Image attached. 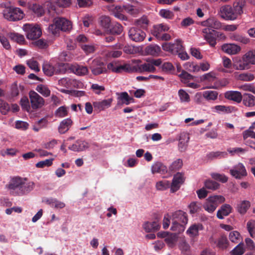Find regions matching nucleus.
<instances>
[{
    "instance_id": "1",
    "label": "nucleus",
    "mask_w": 255,
    "mask_h": 255,
    "mask_svg": "<svg viewBox=\"0 0 255 255\" xmlns=\"http://www.w3.org/2000/svg\"><path fill=\"white\" fill-rule=\"evenodd\" d=\"M34 183L33 182H26L25 179L19 177H13L7 185L10 193L15 196L26 194L33 190Z\"/></svg>"
},
{
    "instance_id": "2",
    "label": "nucleus",
    "mask_w": 255,
    "mask_h": 255,
    "mask_svg": "<svg viewBox=\"0 0 255 255\" xmlns=\"http://www.w3.org/2000/svg\"><path fill=\"white\" fill-rule=\"evenodd\" d=\"M172 226L171 230L177 233L183 232L185 229V225L187 224L188 219L187 214L182 210H177L172 213Z\"/></svg>"
},
{
    "instance_id": "3",
    "label": "nucleus",
    "mask_w": 255,
    "mask_h": 255,
    "mask_svg": "<svg viewBox=\"0 0 255 255\" xmlns=\"http://www.w3.org/2000/svg\"><path fill=\"white\" fill-rule=\"evenodd\" d=\"M225 201V198L222 195H214L209 196L203 204V208L208 213H213L217 207Z\"/></svg>"
},
{
    "instance_id": "4",
    "label": "nucleus",
    "mask_w": 255,
    "mask_h": 255,
    "mask_svg": "<svg viewBox=\"0 0 255 255\" xmlns=\"http://www.w3.org/2000/svg\"><path fill=\"white\" fill-rule=\"evenodd\" d=\"M4 17L9 21H16L22 19L25 14L19 7L10 6L6 7L3 11Z\"/></svg>"
},
{
    "instance_id": "5",
    "label": "nucleus",
    "mask_w": 255,
    "mask_h": 255,
    "mask_svg": "<svg viewBox=\"0 0 255 255\" xmlns=\"http://www.w3.org/2000/svg\"><path fill=\"white\" fill-rule=\"evenodd\" d=\"M108 68L113 72L121 73L123 72L132 73L136 71V68L135 66L128 63L124 64H118L116 63H110L108 66Z\"/></svg>"
},
{
    "instance_id": "6",
    "label": "nucleus",
    "mask_w": 255,
    "mask_h": 255,
    "mask_svg": "<svg viewBox=\"0 0 255 255\" xmlns=\"http://www.w3.org/2000/svg\"><path fill=\"white\" fill-rule=\"evenodd\" d=\"M23 29L25 32L26 37L28 39H38L42 34V31L38 25L26 23L23 26Z\"/></svg>"
},
{
    "instance_id": "7",
    "label": "nucleus",
    "mask_w": 255,
    "mask_h": 255,
    "mask_svg": "<svg viewBox=\"0 0 255 255\" xmlns=\"http://www.w3.org/2000/svg\"><path fill=\"white\" fill-rule=\"evenodd\" d=\"M162 47L164 51H168L174 55H176L184 48L182 41L180 39H177L174 43L165 42L162 44Z\"/></svg>"
},
{
    "instance_id": "8",
    "label": "nucleus",
    "mask_w": 255,
    "mask_h": 255,
    "mask_svg": "<svg viewBox=\"0 0 255 255\" xmlns=\"http://www.w3.org/2000/svg\"><path fill=\"white\" fill-rule=\"evenodd\" d=\"M89 69L91 70L92 73L97 76L107 72V68L105 64L98 60L94 59L90 64Z\"/></svg>"
},
{
    "instance_id": "9",
    "label": "nucleus",
    "mask_w": 255,
    "mask_h": 255,
    "mask_svg": "<svg viewBox=\"0 0 255 255\" xmlns=\"http://www.w3.org/2000/svg\"><path fill=\"white\" fill-rule=\"evenodd\" d=\"M162 63L161 59H148L146 61V62L141 64L139 68L141 71L142 72H148L153 73L156 70L155 66H159Z\"/></svg>"
},
{
    "instance_id": "10",
    "label": "nucleus",
    "mask_w": 255,
    "mask_h": 255,
    "mask_svg": "<svg viewBox=\"0 0 255 255\" xmlns=\"http://www.w3.org/2000/svg\"><path fill=\"white\" fill-rule=\"evenodd\" d=\"M203 36L210 45L214 47L216 44V37L221 35L219 32L210 28H204L202 30Z\"/></svg>"
},
{
    "instance_id": "11",
    "label": "nucleus",
    "mask_w": 255,
    "mask_h": 255,
    "mask_svg": "<svg viewBox=\"0 0 255 255\" xmlns=\"http://www.w3.org/2000/svg\"><path fill=\"white\" fill-rule=\"evenodd\" d=\"M184 181L185 178L182 173L177 172L174 175L172 182L170 183V192L174 193L178 191Z\"/></svg>"
},
{
    "instance_id": "12",
    "label": "nucleus",
    "mask_w": 255,
    "mask_h": 255,
    "mask_svg": "<svg viewBox=\"0 0 255 255\" xmlns=\"http://www.w3.org/2000/svg\"><path fill=\"white\" fill-rule=\"evenodd\" d=\"M29 99L33 109H37L41 108L44 105V100L36 92L30 91L29 93Z\"/></svg>"
},
{
    "instance_id": "13",
    "label": "nucleus",
    "mask_w": 255,
    "mask_h": 255,
    "mask_svg": "<svg viewBox=\"0 0 255 255\" xmlns=\"http://www.w3.org/2000/svg\"><path fill=\"white\" fill-rule=\"evenodd\" d=\"M128 34L129 38L136 42L142 41L146 37L145 32L136 27H131L129 30Z\"/></svg>"
},
{
    "instance_id": "14",
    "label": "nucleus",
    "mask_w": 255,
    "mask_h": 255,
    "mask_svg": "<svg viewBox=\"0 0 255 255\" xmlns=\"http://www.w3.org/2000/svg\"><path fill=\"white\" fill-rule=\"evenodd\" d=\"M220 15L225 20H234L237 18L233 7L229 5L223 6L220 8Z\"/></svg>"
},
{
    "instance_id": "15",
    "label": "nucleus",
    "mask_w": 255,
    "mask_h": 255,
    "mask_svg": "<svg viewBox=\"0 0 255 255\" xmlns=\"http://www.w3.org/2000/svg\"><path fill=\"white\" fill-rule=\"evenodd\" d=\"M230 173L236 179H241L243 177L247 175V172L245 166L242 163H239L230 169Z\"/></svg>"
},
{
    "instance_id": "16",
    "label": "nucleus",
    "mask_w": 255,
    "mask_h": 255,
    "mask_svg": "<svg viewBox=\"0 0 255 255\" xmlns=\"http://www.w3.org/2000/svg\"><path fill=\"white\" fill-rule=\"evenodd\" d=\"M53 22L59 26L61 31L67 32L72 29L71 22L64 17H56L54 19Z\"/></svg>"
},
{
    "instance_id": "17",
    "label": "nucleus",
    "mask_w": 255,
    "mask_h": 255,
    "mask_svg": "<svg viewBox=\"0 0 255 255\" xmlns=\"http://www.w3.org/2000/svg\"><path fill=\"white\" fill-rule=\"evenodd\" d=\"M108 10L115 17L122 20H127V17L124 15L122 12L123 7L120 5H111L108 6Z\"/></svg>"
},
{
    "instance_id": "18",
    "label": "nucleus",
    "mask_w": 255,
    "mask_h": 255,
    "mask_svg": "<svg viewBox=\"0 0 255 255\" xmlns=\"http://www.w3.org/2000/svg\"><path fill=\"white\" fill-rule=\"evenodd\" d=\"M89 147L88 142L85 140H77L75 143L69 146L68 148L73 151L80 152L83 151Z\"/></svg>"
},
{
    "instance_id": "19",
    "label": "nucleus",
    "mask_w": 255,
    "mask_h": 255,
    "mask_svg": "<svg viewBox=\"0 0 255 255\" xmlns=\"http://www.w3.org/2000/svg\"><path fill=\"white\" fill-rule=\"evenodd\" d=\"M73 122L70 118H67L63 120L59 124L58 127V131L60 134H64L68 131Z\"/></svg>"
},
{
    "instance_id": "20",
    "label": "nucleus",
    "mask_w": 255,
    "mask_h": 255,
    "mask_svg": "<svg viewBox=\"0 0 255 255\" xmlns=\"http://www.w3.org/2000/svg\"><path fill=\"white\" fill-rule=\"evenodd\" d=\"M189 139L190 137L188 133L186 132L180 133L179 138L178 148L181 152H184L186 150Z\"/></svg>"
},
{
    "instance_id": "21",
    "label": "nucleus",
    "mask_w": 255,
    "mask_h": 255,
    "mask_svg": "<svg viewBox=\"0 0 255 255\" xmlns=\"http://www.w3.org/2000/svg\"><path fill=\"white\" fill-rule=\"evenodd\" d=\"M233 208L232 206L227 204H223L218 210L217 213V217L219 219H223L224 216H228L232 213Z\"/></svg>"
},
{
    "instance_id": "22",
    "label": "nucleus",
    "mask_w": 255,
    "mask_h": 255,
    "mask_svg": "<svg viewBox=\"0 0 255 255\" xmlns=\"http://www.w3.org/2000/svg\"><path fill=\"white\" fill-rule=\"evenodd\" d=\"M69 68L73 73L79 76H84L88 73V69L86 66L75 64L71 65Z\"/></svg>"
},
{
    "instance_id": "23",
    "label": "nucleus",
    "mask_w": 255,
    "mask_h": 255,
    "mask_svg": "<svg viewBox=\"0 0 255 255\" xmlns=\"http://www.w3.org/2000/svg\"><path fill=\"white\" fill-rule=\"evenodd\" d=\"M112 101V99H108L102 101L94 102L93 107L95 110L103 111L111 107Z\"/></svg>"
},
{
    "instance_id": "24",
    "label": "nucleus",
    "mask_w": 255,
    "mask_h": 255,
    "mask_svg": "<svg viewBox=\"0 0 255 255\" xmlns=\"http://www.w3.org/2000/svg\"><path fill=\"white\" fill-rule=\"evenodd\" d=\"M203 229V226L201 224H194L190 226L186 231L190 237H195L199 235V231Z\"/></svg>"
},
{
    "instance_id": "25",
    "label": "nucleus",
    "mask_w": 255,
    "mask_h": 255,
    "mask_svg": "<svg viewBox=\"0 0 255 255\" xmlns=\"http://www.w3.org/2000/svg\"><path fill=\"white\" fill-rule=\"evenodd\" d=\"M222 49L228 54H235L241 50V48L234 44H224L222 46Z\"/></svg>"
},
{
    "instance_id": "26",
    "label": "nucleus",
    "mask_w": 255,
    "mask_h": 255,
    "mask_svg": "<svg viewBox=\"0 0 255 255\" xmlns=\"http://www.w3.org/2000/svg\"><path fill=\"white\" fill-rule=\"evenodd\" d=\"M203 25L206 28L218 29L221 27V23L217 19L212 17L208 18L207 20L203 22Z\"/></svg>"
},
{
    "instance_id": "27",
    "label": "nucleus",
    "mask_w": 255,
    "mask_h": 255,
    "mask_svg": "<svg viewBox=\"0 0 255 255\" xmlns=\"http://www.w3.org/2000/svg\"><path fill=\"white\" fill-rule=\"evenodd\" d=\"M225 97L230 100L237 103H240L242 101L243 96L241 93L238 91H229L226 93Z\"/></svg>"
},
{
    "instance_id": "28",
    "label": "nucleus",
    "mask_w": 255,
    "mask_h": 255,
    "mask_svg": "<svg viewBox=\"0 0 255 255\" xmlns=\"http://www.w3.org/2000/svg\"><path fill=\"white\" fill-rule=\"evenodd\" d=\"M243 104L248 107L255 106V97L251 94H245L242 98Z\"/></svg>"
},
{
    "instance_id": "29",
    "label": "nucleus",
    "mask_w": 255,
    "mask_h": 255,
    "mask_svg": "<svg viewBox=\"0 0 255 255\" xmlns=\"http://www.w3.org/2000/svg\"><path fill=\"white\" fill-rule=\"evenodd\" d=\"M143 228L146 232L148 233L158 230L160 225L157 221L146 222L143 224Z\"/></svg>"
},
{
    "instance_id": "30",
    "label": "nucleus",
    "mask_w": 255,
    "mask_h": 255,
    "mask_svg": "<svg viewBox=\"0 0 255 255\" xmlns=\"http://www.w3.org/2000/svg\"><path fill=\"white\" fill-rule=\"evenodd\" d=\"M250 207L251 203L250 201L243 200L238 204L237 210L240 214L244 215L247 213Z\"/></svg>"
},
{
    "instance_id": "31",
    "label": "nucleus",
    "mask_w": 255,
    "mask_h": 255,
    "mask_svg": "<svg viewBox=\"0 0 255 255\" xmlns=\"http://www.w3.org/2000/svg\"><path fill=\"white\" fill-rule=\"evenodd\" d=\"M151 171L153 173L164 174L167 172V167L162 163L156 162L152 165Z\"/></svg>"
},
{
    "instance_id": "32",
    "label": "nucleus",
    "mask_w": 255,
    "mask_h": 255,
    "mask_svg": "<svg viewBox=\"0 0 255 255\" xmlns=\"http://www.w3.org/2000/svg\"><path fill=\"white\" fill-rule=\"evenodd\" d=\"M216 246L221 250L226 249L228 246V241L226 236H221L218 239L214 241Z\"/></svg>"
},
{
    "instance_id": "33",
    "label": "nucleus",
    "mask_w": 255,
    "mask_h": 255,
    "mask_svg": "<svg viewBox=\"0 0 255 255\" xmlns=\"http://www.w3.org/2000/svg\"><path fill=\"white\" fill-rule=\"evenodd\" d=\"M123 27L121 24L113 22L108 31L112 34L119 35L123 31Z\"/></svg>"
},
{
    "instance_id": "34",
    "label": "nucleus",
    "mask_w": 255,
    "mask_h": 255,
    "mask_svg": "<svg viewBox=\"0 0 255 255\" xmlns=\"http://www.w3.org/2000/svg\"><path fill=\"white\" fill-rule=\"evenodd\" d=\"M44 73L48 76H52L55 73L54 65L49 62H45L42 67Z\"/></svg>"
},
{
    "instance_id": "35",
    "label": "nucleus",
    "mask_w": 255,
    "mask_h": 255,
    "mask_svg": "<svg viewBox=\"0 0 255 255\" xmlns=\"http://www.w3.org/2000/svg\"><path fill=\"white\" fill-rule=\"evenodd\" d=\"M160 50V47L157 45H149L145 49V51L147 54L153 56L158 55Z\"/></svg>"
},
{
    "instance_id": "36",
    "label": "nucleus",
    "mask_w": 255,
    "mask_h": 255,
    "mask_svg": "<svg viewBox=\"0 0 255 255\" xmlns=\"http://www.w3.org/2000/svg\"><path fill=\"white\" fill-rule=\"evenodd\" d=\"M234 67L238 70H247L250 68L248 62L245 61L244 59V55L242 57V60H240L234 64Z\"/></svg>"
},
{
    "instance_id": "37",
    "label": "nucleus",
    "mask_w": 255,
    "mask_h": 255,
    "mask_svg": "<svg viewBox=\"0 0 255 255\" xmlns=\"http://www.w3.org/2000/svg\"><path fill=\"white\" fill-rule=\"evenodd\" d=\"M100 25L106 30H108L112 24L111 19L108 16L103 15L99 18Z\"/></svg>"
},
{
    "instance_id": "38",
    "label": "nucleus",
    "mask_w": 255,
    "mask_h": 255,
    "mask_svg": "<svg viewBox=\"0 0 255 255\" xmlns=\"http://www.w3.org/2000/svg\"><path fill=\"white\" fill-rule=\"evenodd\" d=\"M227 154L226 152L212 151L207 154L206 157L208 159L212 160L217 158L225 157Z\"/></svg>"
},
{
    "instance_id": "39",
    "label": "nucleus",
    "mask_w": 255,
    "mask_h": 255,
    "mask_svg": "<svg viewBox=\"0 0 255 255\" xmlns=\"http://www.w3.org/2000/svg\"><path fill=\"white\" fill-rule=\"evenodd\" d=\"M229 83V81L228 79L226 78H223L222 79L216 80L214 84H212L208 88L218 89L220 87H225Z\"/></svg>"
},
{
    "instance_id": "40",
    "label": "nucleus",
    "mask_w": 255,
    "mask_h": 255,
    "mask_svg": "<svg viewBox=\"0 0 255 255\" xmlns=\"http://www.w3.org/2000/svg\"><path fill=\"white\" fill-rule=\"evenodd\" d=\"M29 9L38 16L43 15L44 10L42 6L37 3H33L29 6Z\"/></svg>"
},
{
    "instance_id": "41",
    "label": "nucleus",
    "mask_w": 255,
    "mask_h": 255,
    "mask_svg": "<svg viewBox=\"0 0 255 255\" xmlns=\"http://www.w3.org/2000/svg\"><path fill=\"white\" fill-rule=\"evenodd\" d=\"M245 61H248L249 65H255V50H251L244 54Z\"/></svg>"
},
{
    "instance_id": "42",
    "label": "nucleus",
    "mask_w": 255,
    "mask_h": 255,
    "mask_svg": "<svg viewBox=\"0 0 255 255\" xmlns=\"http://www.w3.org/2000/svg\"><path fill=\"white\" fill-rule=\"evenodd\" d=\"M123 10H125L128 13L135 15L139 12V9L138 8L129 4L125 5L123 6Z\"/></svg>"
},
{
    "instance_id": "43",
    "label": "nucleus",
    "mask_w": 255,
    "mask_h": 255,
    "mask_svg": "<svg viewBox=\"0 0 255 255\" xmlns=\"http://www.w3.org/2000/svg\"><path fill=\"white\" fill-rule=\"evenodd\" d=\"M119 99L122 101V104L126 105H128L133 101V99L130 97L126 92L121 93Z\"/></svg>"
},
{
    "instance_id": "44",
    "label": "nucleus",
    "mask_w": 255,
    "mask_h": 255,
    "mask_svg": "<svg viewBox=\"0 0 255 255\" xmlns=\"http://www.w3.org/2000/svg\"><path fill=\"white\" fill-rule=\"evenodd\" d=\"M67 64L57 63L54 65L55 74H64L67 71Z\"/></svg>"
},
{
    "instance_id": "45",
    "label": "nucleus",
    "mask_w": 255,
    "mask_h": 255,
    "mask_svg": "<svg viewBox=\"0 0 255 255\" xmlns=\"http://www.w3.org/2000/svg\"><path fill=\"white\" fill-rule=\"evenodd\" d=\"M9 37L11 40L15 41L20 44H23L25 41V38L23 35L17 33H9Z\"/></svg>"
},
{
    "instance_id": "46",
    "label": "nucleus",
    "mask_w": 255,
    "mask_h": 255,
    "mask_svg": "<svg viewBox=\"0 0 255 255\" xmlns=\"http://www.w3.org/2000/svg\"><path fill=\"white\" fill-rule=\"evenodd\" d=\"M36 90L45 97L50 96L51 91L48 88L44 85L40 84L36 88Z\"/></svg>"
},
{
    "instance_id": "47",
    "label": "nucleus",
    "mask_w": 255,
    "mask_h": 255,
    "mask_svg": "<svg viewBox=\"0 0 255 255\" xmlns=\"http://www.w3.org/2000/svg\"><path fill=\"white\" fill-rule=\"evenodd\" d=\"M135 23L137 26H140L143 29H146L148 25L149 20L147 16L143 15L140 18L136 19Z\"/></svg>"
},
{
    "instance_id": "48",
    "label": "nucleus",
    "mask_w": 255,
    "mask_h": 255,
    "mask_svg": "<svg viewBox=\"0 0 255 255\" xmlns=\"http://www.w3.org/2000/svg\"><path fill=\"white\" fill-rule=\"evenodd\" d=\"M245 252L244 244L240 243L231 252V255H242Z\"/></svg>"
},
{
    "instance_id": "49",
    "label": "nucleus",
    "mask_w": 255,
    "mask_h": 255,
    "mask_svg": "<svg viewBox=\"0 0 255 255\" xmlns=\"http://www.w3.org/2000/svg\"><path fill=\"white\" fill-rule=\"evenodd\" d=\"M201 80L202 81H206V82L211 83V84L213 83L214 84L216 80H217V78L214 72H209L203 75L201 77Z\"/></svg>"
},
{
    "instance_id": "50",
    "label": "nucleus",
    "mask_w": 255,
    "mask_h": 255,
    "mask_svg": "<svg viewBox=\"0 0 255 255\" xmlns=\"http://www.w3.org/2000/svg\"><path fill=\"white\" fill-rule=\"evenodd\" d=\"M68 108L65 106H61L58 108L55 113V115L58 118H64L68 115Z\"/></svg>"
},
{
    "instance_id": "51",
    "label": "nucleus",
    "mask_w": 255,
    "mask_h": 255,
    "mask_svg": "<svg viewBox=\"0 0 255 255\" xmlns=\"http://www.w3.org/2000/svg\"><path fill=\"white\" fill-rule=\"evenodd\" d=\"M244 5V2L242 1H239L234 4V12L236 14L237 18L238 16L243 13V8Z\"/></svg>"
},
{
    "instance_id": "52",
    "label": "nucleus",
    "mask_w": 255,
    "mask_h": 255,
    "mask_svg": "<svg viewBox=\"0 0 255 255\" xmlns=\"http://www.w3.org/2000/svg\"><path fill=\"white\" fill-rule=\"evenodd\" d=\"M156 187L159 190H165L170 188V182L166 180H163L156 183Z\"/></svg>"
},
{
    "instance_id": "53",
    "label": "nucleus",
    "mask_w": 255,
    "mask_h": 255,
    "mask_svg": "<svg viewBox=\"0 0 255 255\" xmlns=\"http://www.w3.org/2000/svg\"><path fill=\"white\" fill-rule=\"evenodd\" d=\"M233 107L230 106H225L223 105H217L214 107L218 113H231L232 112Z\"/></svg>"
},
{
    "instance_id": "54",
    "label": "nucleus",
    "mask_w": 255,
    "mask_h": 255,
    "mask_svg": "<svg viewBox=\"0 0 255 255\" xmlns=\"http://www.w3.org/2000/svg\"><path fill=\"white\" fill-rule=\"evenodd\" d=\"M190 213L193 214L199 212L201 209V204L197 202H192L189 205Z\"/></svg>"
},
{
    "instance_id": "55",
    "label": "nucleus",
    "mask_w": 255,
    "mask_h": 255,
    "mask_svg": "<svg viewBox=\"0 0 255 255\" xmlns=\"http://www.w3.org/2000/svg\"><path fill=\"white\" fill-rule=\"evenodd\" d=\"M203 97L208 100H215L218 97V93L216 91H206L203 92Z\"/></svg>"
},
{
    "instance_id": "56",
    "label": "nucleus",
    "mask_w": 255,
    "mask_h": 255,
    "mask_svg": "<svg viewBox=\"0 0 255 255\" xmlns=\"http://www.w3.org/2000/svg\"><path fill=\"white\" fill-rule=\"evenodd\" d=\"M220 184L215 181L207 180L205 182V186L206 188L215 190L219 187Z\"/></svg>"
},
{
    "instance_id": "57",
    "label": "nucleus",
    "mask_w": 255,
    "mask_h": 255,
    "mask_svg": "<svg viewBox=\"0 0 255 255\" xmlns=\"http://www.w3.org/2000/svg\"><path fill=\"white\" fill-rule=\"evenodd\" d=\"M53 158L47 159L44 160L40 161L37 162L35 166L37 168H44L45 167H49L53 163Z\"/></svg>"
},
{
    "instance_id": "58",
    "label": "nucleus",
    "mask_w": 255,
    "mask_h": 255,
    "mask_svg": "<svg viewBox=\"0 0 255 255\" xmlns=\"http://www.w3.org/2000/svg\"><path fill=\"white\" fill-rule=\"evenodd\" d=\"M247 228L251 237L254 238L255 237V221L253 220L249 221L247 224Z\"/></svg>"
},
{
    "instance_id": "59",
    "label": "nucleus",
    "mask_w": 255,
    "mask_h": 255,
    "mask_svg": "<svg viewBox=\"0 0 255 255\" xmlns=\"http://www.w3.org/2000/svg\"><path fill=\"white\" fill-rule=\"evenodd\" d=\"M179 76L181 79V82L185 84L188 83L189 81L193 79V76L184 70L182 71Z\"/></svg>"
},
{
    "instance_id": "60",
    "label": "nucleus",
    "mask_w": 255,
    "mask_h": 255,
    "mask_svg": "<svg viewBox=\"0 0 255 255\" xmlns=\"http://www.w3.org/2000/svg\"><path fill=\"white\" fill-rule=\"evenodd\" d=\"M182 160L181 159H178L172 162L169 166V170L171 171L178 170L182 167Z\"/></svg>"
},
{
    "instance_id": "61",
    "label": "nucleus",
    "mask_w": 255,
    "mask_h": 255,
    "mask_svg": "<svg viewBox=\"0 0 255 255\" xmlns=\"http://www.w3.org/2000/svg\"><path fill=\"white\" fill-rule=\"evenodd\" d=\"M178 95L181 102L188 103L190 100L189 94L183 89H180L178 91Z\"/></svg>"
},
{
    "instance_id": "62",
    "label": "nucleus",
    "mask_w": 255,
    "mask_h": 255,
    "mask_svg": "<svg viewBox=\"0 0 255 255\" xmlns=\"http://www.w3.org/2000/svg\"><path fill=\"white\" fill-rule=\"evenodd\" d=\"M211 176L214 179L219 181L222 183H226L228 180V177L223 174L213 173L211 174Z\"/></svg>"
},
{
    "instance_id": "63",
    "label": "nucleus",
    "mask_w": 255,
    "mask_h": 255,
    "mask_svg": "<svg viewBox=\"0 0 255 255\" xmlns=\"http://www.w3.org/2000/svg\"><path fill=\"white\" fill-rule=\"evenodd\" d=\"M10 110L9 105L3 100L0 99V112L2 115H6Z\"/></svg>"
},
{
    "instance_id": "64",
    "label": "nucleus",
    "mask_w": 255,
    "mask_h": 255,
    "mask_svg": "<svg viewBox=\"0 0 255 255\" xmlns=\"http://www.w3.org/2000/svg\"><path fill=\"white\" fill-rule=\"evenodd\" d=\"M241 237L240 234L237 231L231 232L229 234V239L233 243H238Z\"/></svg>"
}]
</instances>
